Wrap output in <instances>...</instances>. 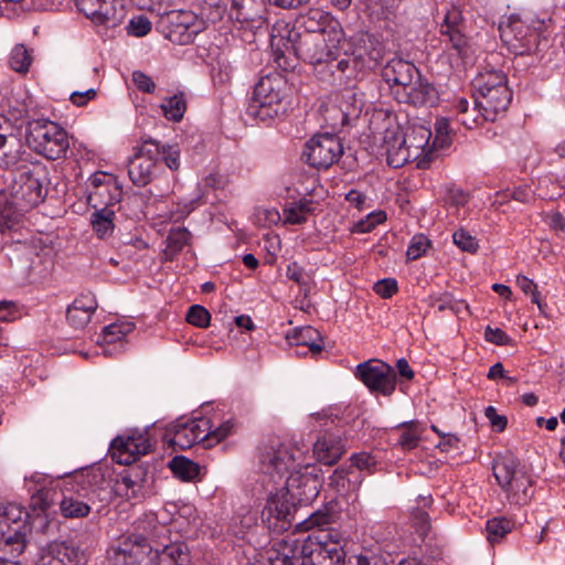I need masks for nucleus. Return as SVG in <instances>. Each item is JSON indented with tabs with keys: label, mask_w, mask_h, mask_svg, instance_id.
<instances>
[{
	"label": "nucleus",
	"mask_w": 565,
	"mask_h": 565,
	"mask_svg": "<svg viewBox=\"0 0 565 565\" xmlns=\"http://www.w3.org/2000/svg\"><path fill=\"white\" fill-rule=\"evenodd\" d=\"M158 526L153 521L140 520L137 532L124 535L109 556L111 565H186L188 554L178 544L164 545L160 551L154 542Z\"/></svg>",
	"instance_id": "nucleus-1"
},
{
	"label": "nucleus",
	"mask_w": 565,
	"mask_h": 565,
	"mask_svg": "<svg viewBox=\"0 0 565 565\" xmlns=\"http://www.w3.org/2000/svg\"><path fill=\"white\" fill-rule=\"evenodd\" d=\"M492 470L510 503L525 505L531 501L534 494L533 481L512 454L495 458Z\"/></svg>",
	"instance_id": "nucleus-2"
},
{
	"label": "nucleus",
	"mask_w": 565,
	"mask_h": 565,
	"mask_svg": "<svg viewBox=\"0 0 565 565\" xmlns=\"http://www.w3.org/2000/svg\"><path fill=\"white\" fill-rule=\"evenodd\" d=\"M431 137V131L425 127L412 129V135L405 134L398 126L386 128L383 137L386 162L392 168H401L415 159L417 150H423Z\"/></svg>",
	"instance_id": "nucleus-3"
},
{
	"label": "nucleus",
	"mask_w": 565,
	"mask_h": 565,
	"mask_svg": "<svg viewBox=\"0 0 565 565\" xmlns=\"http://www.w3.org/2000/svg\"><path fill=\"white\" fill-rule=\"evenodd\" d=\"M343 536L338 531L319 530L300 546V565H344Z\"/></svg>",
	"instance_id": "nucleus-4"
},
{
	"label": "nucleus",
	"mask_w": 565,
	"mask_h": 565,
	"mask_svg": "<svg viewBox=\"0 0 565 565\" xmlns=\"http://www.w3.org/2000/svg\"><path fill=\"white\" fill-rule=\"evenodd\" d=\"M28 518V512L15 503L0 505V546L12 557L20 556L28 545L32 531Z\"/></svg>",
	"instance_id": "nucleus-5"
},
{
	"label": "nucleus",
	"mask_w": 565,
	"mask_h": 565,
	"mask_svg": "<svg viewBox=\"0 0 565 565\" xmlns=\"http://www.w3.org/2000/svg\"><path fill=\"white\" fill-rule=\"evenodd\" d=\"M26 140L29 146L49 160L64 158L70 148L65 129L51 120H35L29 124Z\"/></svg>",
	"instance_id": "nucleus-6"
},
{
	"label": "nucleus",
	"mask_w": 565,
	"mask_h": 565,
	"mask_svg": "<svg viewBox=\"0 0 565 565\" xmlns=\"http://www.w3.org/2000/svg\"><path fill=\"white\" fill-rule=\"evenodd\" d=\"M296 38L291 42L295 55L311 64L315 72L316 66L329 61L337 53L343 32L341 29H331L327 33H297Z\"/></svg>",
	"instance_id": "nucleus-7"
},
{
	"label": "nucleus",
	"mask_w": 565,
	"mask_h": 565,
	"mask_svg": "<svg viewBox=\"0 0 565 565\" xmlns=\"http://www.w3.org/2000/svg\"><path fill=\"white\" fill-rule=\"evenodd\" d=\"M45 169L40 166H21L12 171L9 184L10 196L22 205L31 209L44 201L47 190L43 181Z\"/></svg>",
	"instance_id": "nucleus-8"
},
{
	"label": "nucleus",
	"mask_w": 565,
	"mask_h": 565,
	"mask_svg": "<svg viewBox=\"0 0 565 565\" xmlns=\"http://www.w3.org/2000/svg\"><path fill=\"white\" fill-rule=\"evenodd\" d=\"M286 79L279 73L260 77L254 87L248 105V114L260 119L278 116L286 92Z\"/></svg>",
	"instance_id": "nucleus-9"
},
{
	"label": "nucleus",
	"mask_w": 565,
	"mask_h": 565,
	"mask_svg": "<svg viewBox=\"0 0 565 565\" xmlns=\"http://www.w3.org/2000/svg\"><path fill=\"white\" fill-rule=\"evenodd\" d=\"M160 159L159 142L143 139L134 147V156L128 162V174L136 186H146L156 175Z\"/></svg>",
	"instance_id": "nucleus-10"
},
{
	"label": "nucleus",
	"mask_w": 565,
	"mask_h": 565,
	"mask_svg": "<svg viewBox=\"0 0 565 565\" xmlns=\"http://www.w3.org/2000/svg\"><path fill=\"white\" fill-rule=\"evenodd\" d=\"M499 31L501 40L514 54L526 55L536 52L540 35L519 17L511 15L507 22H501Z\"/></svg>",
	"instance_id": "nucleus-11"
},
{
	"label": "nucleus",
	"mask_w": 565,
	"mask_h": 565,
	"mask_svg": "<svg viewBox=\"0 0 565 565\" xmlns=\"http://www.w3.org/2000/svg\"><path fill=\"white\" fill-rule=\"evenodd\" d=\"M361 72V64L352 61L348 52L342 55L340 50L331 55L329 61H324L316 66L315 76L322 83L331 86L348 85L352 79L356 78Z\"/></svg>",
	"instance_id": "nucleus-12"
},
{
	"label": "nucleus",
	"mask_w": 565,
	"mask_h": 565,
	"mask_svg": "<svg viewBox=\"0 0 565 565\" xmlns=\"http://www.w3.org/2000/svg\"><path fill=\"white\" fill-rule=\"evenodd\" d=\"M298 505L297 499H291L289 491L284 487L269 497L262 512V519L267 522L268 529L274 532L287 531L292 524Z\"/></svg>",
	"instance_id": "nucleus-13"
},
{
	"label": "nucleus",
	"mask_w": 565,
	"mask_h": 565,
	"mask_svg": "<svg viewBox=\"0 0 565 565\" xmlns=\"http://www.w3.org/2000/svg\"><path fill=\"white\" fill-rule=\"evenodd\" d=\"M354 375L371 392L390 396L395 391L396 372L391 365L380 360H369L360 363L355 369Z\"/></svg>",
	"instance_id": "nucleus-14"
},
{
	"label": "nucleus",
	"mask_w": 565,
	"mask_h": 565,
	"mask_svg": "<svg viewBox=\"0 0 565 565\" xmlns=\"http://www.w3.org/2000/svg\"><path fill=\"white\" fill-rule=\"evenodd\" d=\"M86 483H89L88 475L83 471L65 481L63 498L60 501V510L64 518L76 519L89 514L90 505L87 500Z\"/></svg>",
	"instance_id": "nucleus-15"
},
{
	"label": "nucleus",
	"mask_w": 565,
	"mask_h": 565,
	"mask_svg": "<svg viewBox=\"0 0 565 565\" xmlns=\"http://www.w3.org/2000/svg\"><path fill=\"white\" fill-rule=\"evenodd\" d=\"M343 153L340 139L332 134L316 135L307 143L302 152L306 162L317 169H327Z\"/></svg>",
	"instance_id": "nucleus-16"
},
{
	"label": "nucleus",
	"mask_w": 565,
	"mask_h": 565,
	"mask_svg": "<svg viewBox=\"0 0 565 565\" xmlns=\"http://www.w3.org/2000/svg\"><path fill=\"white\" fill-rule=\"evenodd\" d=\"M148 431L132 430L128 435L117 436L111 441L113 457L120 465L129 466L153 450Z\"/></svg>",
	"instance_id": "nucleus-17"
},
{
	"label": "nucleus",
	"mask_w": 565,
	"mask_h": 565,
	"mask_svg": "<svg viewBox=\"0 0 565 565\" xmlns=\"http://www.w3.org/2000/svg\"><path fill=\"white\" fill-rule=\"evenodd\" d=\"M285 487L291 499H297L299 505H307L318 497L322 480L318 475V469L307 465L303 470L292 471L287 478Z\"/></svg>",
	"instance_id": "nucleus-18"
},
{
	"label": "nucleus",
	"mask_w": 565,
	"mask_h": 565,
	"mask_svg": "<svg viewBox=\"0 0 565 565\" xmlns=\"http://www.w3.org/2000/svg\"><path fill=\"white\" fill-rule=\"evenodd\" d=\"M295 449L279 439H270L259 447V463L265 473L279 476L289 471L296 461Z\"/></svg>",
	"instance_id": "nucleus-19"
},
{
	"label": "nucleus",
	"mask_w": 565,
	"mask_h": 565,
	"mask_svg": "<svg viewBox=\"0 0 565 565\" xmlns=\"http://www.w3.org/2000/svg\"><path fill=\"white\" fill-rule=\"evenodd\" d=\"M439 33L443 41L452 49L457 56L465 57L469 50V40L466 35V22L461 11L452 7L440 23Z\"/></svg>",
	"instance_id": "nucleus-20"
},
{
	"label": "nucleus",
	"mask_w": 565,
	"mask_h": 565,
	"mask_svg": "<svg viewBox=\"0 0 565 565\" xmlns=\"http://www.w3.org/2000/svg\"><path fill=\"white\" fill-rule=\"evenodd\" d=\"M211 422L206 418H196L185 422H178L173 428V436L167 443L181 450L191 448L194 444L204 441L209 445L207 430Z\"/></svg>",
	"instance_id": "nucleus-21"
},
{
	"label": "nucleus",
	"mask_w": 565,
	"mask_h": 565,
	"mask_svg": "<svg viewBox=\"0 0 565 565\" xmlns=\"http://www.w3.org/2000/svg\"><path fill=\"white\" fill-rule=\"evenodd\" d=\"M85 553L74 542H52L41 550L35 565H84Z\"/></svg>",
	"instance_id": "nucleus-22"
},
{
	"label": "nucleus",
	"mask_w": 565,
	"mask_h": 565,
	"mask_svg": "<svg viewBox=\"0 0 565 565\" xmlns=\"http://www.w3.org/2000/svg\"><path fill=\"white\" fill-rule=\"evenodd\" d=\"M512 99V92L508 85H499L497 88H487L478 93L475 98V107L479 109L483 118L488 121H494L497 117L504 113Z\"/></svg>",
	"instance_id": "nucleus-23"
},
{
	"label": "nucleus",
	"mask_w": 565,
	"mask_h": 565,
	"mask_svg": "<svg viewBox=\"0 0 565 565\" xmlns=\"http://www.w3.org/2000/svg\"><path fill=\"white\" fill-rule=\"evenodd\" d=\"M363 96V93L356 92L354 88L342 90L338 106L329 110L333 120L332 126H351L359 119L364 106Z\"/></svg>",
	"instance_id": "nucleus-24"
},
{
	"label": "nucleus",
	"mask_w": 565,
	"mask_h": 565,
	"mask_svg": "<svg viewBox=\"0 0 565 565\" xmlns=\"http://www.w3.org/2000/svg\"><path fill=\"white\" fill-rule=\"evenodd\" d=\"M418 74V68L403 58L391 60L382 70L383 79L391 86L402 87L403 93L415 83Z\"/></svg>",
	"instance_id": "nucleus-25"
},
{
	"label": "nucleus",
	"mask_w": 565,
	"mask_h": 565,
	"mask_svg": "<svg viewBox=\"0 0 565 565\" xmlns=\"http://www.w3.org/2000/svg\"><path fill=\"white\" fill-rule=\"evenodd\" d=\"M345 440L338 434L326 431L313 445V454L318 461L332 466L345 452Z\"/></svg>",
	"instance_id": "nucleus-26"
},
{
	"label": "nucleus",
	"mask_w": 565,
	"mask_h": 565,
	"mask_svg": "<svg viewBox=\"0 0 565 565\" xmlns=\"http://www.w3.org/2000/svg\"><path fill=\"white\" fill-rule=\"evenodd\" d=\"M351 43L353 51L349 56L361 64V72L381 57L380 50L376 49L377 40L369 32H358L351 38Z\"/></svg>",
	"instance_id": "nucleus-27"
},
{
	"label": "nucleus",
	"mask_w": 565,
	"mask_h": 565,
	"mask_svg": "<svg viewBox=\"0 0 565 565\" xmlns=\"http://www.w3.org/2000/svg\"><path fill=\"white\" fill-rule=\"evenodd\" d=\"M97 307L98 303L95 297L92 295H81L68 306L66 319L74 329L82 330L90 322Z\"/></svg>",
	"instance_id": "nucleus-28"
},
{
	"label": "nucleus",
	"mask_w": 565,
	"mask_h": 565,
	"mask_svg": "<svg viewBox=\"0 0 565 565\" xmlns=\"http://www.w3.org/2000/svg\"><path fill=\"white\" fill-rule=\"evenodd\" d=\"M402 100L414 106H433L438 100V92L435 86L423 78L419 73L415 78V83L409 85L403 93Z\"/></svg>",
	"instance_id": "nucleus-29"
},
{
	"label": "nucleus",
	"mask_w": 565,
	"mask_h": 565,
	"mask_svg": "<svg viewBox=\"0 0 565 565\" xmlns=\"http://www.w3.org/2000/svg\"><path fill=\"white\" fill-rule=\"evenodd\" d=\"M23 145L14 134L0 132V168L13 169L21 161Z\"/></svg>",
	"instance_id": "nucleus-30"
},
{
	"label": "nucleus",
	"mask_w": 565,
	"mask_h": 565,
	"mask_svg": "<svg viewBox=\"0 0 565 565\" xmlns=\"http://www.w3.org/2000/svg\"><path fill=\"white\" fill-rule=\"evenodd\" d=\"M362 483V476L352 467L337 468L329 477V487L335 490L340 495H347L354 492Z\"/></svg>",
	"instance_id": "nucleus-31"
},
{
	"label": "nucleus",
	"mask_w": 565,
	"mask_h": 565,
	"mask_svg": "<svg viewBox=\"0 0 565 565\" xmlns=\"http://www.w3.org/2000/svg\"><path fill=\"white\" fill-rule=\"evenodd\" d=\"M96 24H103L106 28L118 26L126 17V10L122 0H100Z\"/></svg>",
	"instance_id": "nucleus-32"
},
{
	"label": "nucleus",
	"mask_w": 565,
	"mask_h": 565,
	"mask_svg": "<svg viewBox=\"0 0 565 565\" xmlns=\"http://www.w3.org/2000/svg\"><path fill=\"white\" fill-rule=\"evenodd\" d=\"M28 209H22L17 200L12 199L6 192H0V230H11L19 223L21 214Z\"/></svg>",
	"instance_id": "nucleus-33"
},
{
	"label": "nucleus",
	"mask_w": 565,
	"mask_h": 565,
	"mask_svg": "<svg viewBox=\"0 0 565 565\" xmlns=\"http://www.w3.org/2000/svg\"><path fill=\"white\" fill-rule=\"evenodd\" d=\"M300 23L305 33H327L328 30L340 29L332 22L330 14L320 9H310L301 17Z\"/></svg>",
	"instance_id": "nucleus-34"
},
{
	"label": "nucleus",
	"mask_w": 565,
	"mask_h": 565,
	"mask_svg": "<svg viewBox=\"0 0 565 565\" xmlns=\"http://www.w3.org/2000/svg\"><path fill=\"white\" fill-rule=\"evenodd\" d=\"M115 211L109 206H105L92 213L90 224L98 238L105 239L113 234L115 230Z\"/></svg>",
	"instance_id": "nucleus-35"
},
{
	"label": "nucleus",
	"mask_w": 565,
	"mask_h": 565,
	"mask_svg": "<svg viewBox=\"0 0 565 565\" xmlns=\"http://www.w3.org/2000/svg\"><path fill=\"white\" fill-rule=\"evenodd\" d=\"M339 504L337 501L331 500L326 503L321 509L315 511L306 519L302 524L306 530H310L315 526L322 527L324 525L335 522L339 516Z\"/></svg>",
	"instance_id": "nucleus-36"
},
{
	"label": "nucleus",
	"mask_w": 565,
	"mask_h": 565,
	"mask_svg": "<svg viewBox=\"0 0 565 565\" xmlns=\"http://www.w3.org/2000/svg\"><path fill=\"white\" fill-rule=\"evenodd\" d=\"M190 237L191 234L185 227L171 228L163 249L164 259L172 260L189 244Z\"/></svg>",
	"instance_id": "nucleus-37"
},
{
	"label": "nucleus",
	"mask_w": 565,
	"mask_h": 565,
	"mask_svg": "<svg viewBox=\"0 0 565 565\" xmlns=\"http://www.w3.org/2000/svg\"><path fill=\"white\" fill-rule=\"evenodd\" d=\"M175 477L183 481H194L200 473V466L184 456H175L169 462Z\"/></svg>",
	"instance_id": "nucleus-38"
},
{
	"label": "nucleus",
	"mask_w": 565,
	"mask_h": 565,
	"mask_svg": "<svg viewBox=\"0 0 565 565\" xmlns=\"http://www.w3.org/2000/svg\"><path fill=\"white\" fill-rule=\"evenodd\" d=\"M513 529V522L504 516H495L487 521L486 533L490 544L500 543Z\"/></svg>",
	"instance_id": "nucleus-39"
},
{
	"label": "nucleus",
	"mask_w": 565,
	"mask_h": 565,
	"mask_svg": "<svg viewBox=\"0 0 565 565\" xmlns=\"http://www.w3.org/2000/svg\"><path fill=\"white\" fill-rule=\"evenodd\" d=\"M135 329V323L124 321L120 323H111L103 330V341L108 345H119L124 348L122 339Z\"/></svg>",
	"instance_id": "nucleus-40"
},
{
	"label": "nucleus",
	"mask_w": 565,
	"mask_h": 565,
	"mask_svg": "<svg viewBox=\"0 0 565 565\" xmlns=\"http://www.w3.org/2000/svg\"><path fill=\"white\" fill-rule=\"evenodd\" d=\"M161 109L168 120L179 122L183 118L186 110V102L183 93L175 94L167 98L161 104Z\"/></svg>",
	"instance_id": "nucleus-41"
},
{
	"label": "nucleus",
	"mask_w": 565,
	"mask_h": 565,
	"mask_svg": "<svg viewBox=\"0 0 565 565\" xmlns=\"http://www.w3.org/2000/svg\"><path fill=\"white\" fill-rule=\"evenodd\" d=\"M507 84V76L501 71H487L480 73L472 82L475 90L478 93L487 90V88H497L499 85Z\"/></svg>",
	"instance_id": "nucleus-42"
},
{
	"label": "nucleus",
	"mask_w": 565,
	"mask_h": 565,
	"mask_svg": "<svg viewBox=\"0 0 565 565\" xmlns=\"http://www.w3.org/2000/svg\"><path fill=\"white\" fill-rule=\"evenodd\" d=\"M515 200L521 203H530L534 200V193L527 185L518 186L514 189H507L502 192L497 193L495 202L503 204L508 200Z\"/></svg>",
	"instance_id": "nucleus-43"
},
{
	"label": "nucleus",
	"mask_w": 565,
	"mask_h": 565,
	"mask_svg": "<svg viewBox=\"0 0 565 565\" xmlns=\"http://www.w3.org/2000/svg\"><path fill=\"white\" fill-rule=\"evenodd\" d=\"M32 58L24 45H15L10 54V67L21 74L29 71Z\"/></svg>",
	"instance_id": "nucleus-44"
},
{
	"label": "nucleus",
	"mask_w": 565,
	"mask_h": 565,
	"mask_svg": "<svg viewBox=\"0 0 565 565\" xmlns=\"http://www.w3.org/2000/svg\"><path fill=\"white\" fill-rule=\"evenodd\" d=\"M401 427L403 430L398 438V445L406 450H411L417 447L420 438L419 433L417 431V423L405 422L401 425Z\"/></svg>",
	"instance_id": "nucleus-45"
},
{
	"label": "nucleus",
	"mask_w": 565,
	"mask_h": 565,
	"mask_svg": "<svg viewBox=\"0 0 565 565\" xmlns=\"http://www.w3.org/2000/svg\"><path fill=\"white\" fill-rule=\"evenodd\" d=\"M286 338L289 340L290 345L308 347L313 340H320V334L315 328L308 326L295 329L291 337L287 335Z\"/></svg>",
	"instance_id": "nucleus-46"
},
{
	"label": "nucleus",
	"mask_w": 565,
	"mask_h": 565,
	"mask_svg": "<svg viewBox=\"0 0 565 565\" xmlns=\"http://www.w3.org/2000/svg\"><path fill=\"white\" fill-rule=\"evenodd\" d=\"M185 320L198 328H206L210 324L211 315L201 305H193L189 308Z\"/></svg>",
	"instance_id": "nucleus-47"
},
{
	"label": "nucleus",
	"mask_w": 565,
	"mask_h": 565,
	"mask_svg": "<svg viewBox=\"0 0 565 565\" xmlns=\"http://www.w3.org/2000/svg\"><path fill=\"white\" fill-rule=\"evenodd\" d=\"M454 244L461 250L476 253L479 248L478 241L468 231L459 228L452 234Z\"/></svg>",
	"instance_id": "nucleus-48"
},
{
	"label": "nucleus",
	"mask_w": 565,
	"mask_h": 565,
	"mask_svg": "<svg viewBox=\"0 0 565 565\" xmlns=\"http://www.w3.org/2000/svg\"><path fill=\"white\" fill-rule=\"evenodd\" d=\"M430 246V241L424 234L413 236L407 248V259L416 260L420 258Z\"/></svg>",
	"instance_id": "nucleus-49"
},
{
	"label": "nucleus",
	"mask_w": 565,
	"mask_h": 565,
	"mask_svg": "<svg viewBox=\"0 0 565 565\" xmlns=\"http://www.w3.org/2000/svg\"><path fill=\"white\" fill-rule=\"evenodd\" d=\"M160 159L163 160L166 166L172 170L177 171L180 168V149L177 145H160Z\"/></svg>",
	"instance_id": "nucleus-50"
},
{
	"label": "nucleus",
	"mask_w": 565,
	"mask_h": 565,
	"mask_svg": "<svg viewBox=\"0 0 565 565\" xmlns=\"http://www.w3.org/2000/svg\"><path fill=\"white\" fill-rule=\"evenodd\" d=\"M516 284L524 294H531L532 302L536 303L540 311L544 313V308L546 307V305H543L540 300V292L537 291L536 284L532 279L523 275L516 277Z\"/></svg>",
	"instance_id": "nucleus-51"
},
{
	"label": "nucleus",
	"mask_w": 565,
	"mask_h": 565,
	"mask_svg": "<svg viewBox=\"0 0 565 565\" xmlns=\"http://www.w3.org/2000/svg\"><path fill=\"white\" fill-rule=\"evenodd\" d=\"M412 522L418 535L425 539L430 531L428 513L422 509H414L412 512Z\"/></svg>",
	"instance_id": "nucleus-52"
},
{
	"label": "nucleus",
	"mask_w": 565,
	"mask_h": 565,
	"mask_svg": "<svg viewBox=\"0 0 565 565\" xmlns=\"http://www.w3.org/2000/svg\"><path fill=\"white\" fill-rule=\"evenodd\" d=\"M373 290L383 299H390L398 291V285L394 278H384L374 284Z\"/></svg>",
	"instance_id": "nucleus-53"
},
{
	"label": "nucleus",
	"mask_w": 565,
	"mask_h": 565,
	"mask_svg": "<svg viewBox=\"0 0 565 565\" xmlns=\"http://www.w3.org/2000/svg\"><path fill=\"white\" fill-rule=\"evenodd\" d=\"M151 31V22L145 15H138L130 20L128 32L135 36H145Z\"/></svg>",
	"instance_id": "nucleus-54"
},
{
	"label": "nucleus",
	"mask_w": 565,
	"mask_h": 565,
	"mask_svg": "<svg viewBox=\"0 0 565 565\" xmlns=\"http://www.w3.org/2000/svg\"><path fill=\"white\" fill-rule=\"evenodd\" d=\"M233 424L231 420H226L222 424H220L217 427L213 428L211 425V428L207 430L209 435V447L212 445V443H220L224 440L227 436L232 434Z\"/></svg>",
	"instance_id": "nucleus-55"
},
{
	"label": "nucleus",
	"mask_w": 565,
	"mask_h": 565,
	"mask_svg": "<svg viewBox=\"0 0 565 565\" xmlns=\"http://www.w3.org/2000/svg\"><path fill=\"white\" fill-rule=\"evenodd\" d=\"M351 467L361 473L362 470L372 471L376 466V460L370 454H355L351 457Z\"/></svg>",
	"instance_id": "nucleus-56"
},
{
	"label": "nucleus",
	"mask_w": 565,
	"mask_h": 565,
	"mask_svg": "<svg viewBox=\"0 0 565 565\" xmlns=\"http://www.w3.org/2000/svg\"><path fill=\"white\" fill-rule=\"evenodd\" d=\"M484 339L497 345H510L512 339L500 328L487 327L484 330Z\"/></svg>",
	"instance_id": "nucleus-57"
},
{
	"label": "nucleus",
	"mask_w": 565,
	"mask_h": 565,
	"mask_svg": "<svg viewBox=\"0 0 565 565\" xmlns=\"http://www.w3.org/2000/svg\"><path fill=\"white\" fill-rule=\"evenodd\" d=\"M96 97L97 89L86 88L84 90L72 92L70 95V102L77 107H84L88 102L94 100Z\"/></svg>",
	"instance_id": "nucleus-58"
},
{
	"label": "nucleus",
	"mask_w": 565,
	"mask_h": 565,
	"mask_svg": "<svg viewBox=\"0 0 565 565\" xmlns=\"http://www.w3.org/2000/svg\"><path fill=\"white\" fill-rule=\"evenodd\" d=\"M76 6L82 13L96 23L100 0H76Z\"/></svg>",
	"instance_id": "nucleus-59"
},
{
	"label": "nucleus",
	"mask_w": 565,
	"mask_h": 565,
	"mask_svg": "<svg viewBox=\"0 0 565 565\" xmlns=\"http://www.w3.org/2000/svg\"><path fill=\"white\" fill-rule=\"evenodd\" d=\"M132 82L137 88L143 93L151 94L156 89V83L152 81V78L141 71H136L132 73Z\"/></svg>",
	"instance_id": "nucleus-60"
},
{
	"label": "nucleus",
	"mask_w": 565,
	"mask_h": 565,
	"mask_svg": "<svg viewBox=\"0 0 565 565\" xmlns=\"http://www.w3.org/2000/svg\"><path fill=\"white\" fill-rule=\"evenodd\" d=\"M486 417L489 419L491 427L497 431H503L507 428L508 419L503 415L497 414L493 406H488L484 411Z\"/></svg>",
	"instance_id": "nucleus-61"
},
{
	"label": "nucleus",
	"mask_w": 565,
	"mask_h": 565,
	"mask_svg": "<svg viewBox=\"0 0 565 565\" xmlns=\"http://www.w3.org/2000/svg\"><path fill=\"white\" fill-rule=\"evenodd\" d=\"M450 143L448 138V122L445 119L437 120L436 122V137L434 147L445 148Z\"/></svg>",
	"instance_id": "nucleus-62"
},
{
	"label": "nucleus",
	"mask_w": 565,
	"mask_h": 565,
	"mask_svg": "<svg viewBox=\"0 0 565 565\" xmlns=\"http://www.w3.org/2000/svg\"><path fill=\"white\" fill-rule=\"evenodd\" d=\"M317 420H330L331 424L341 425V423L348 424L349 419L343 418L340 415L339 409L330 408L329 411H322L313 415Z\"/></svg>",
	"instance_id": "nucleus-63"
},
{
	"label": "nucleus",
	"mask_w": 565,
	"mask_h": 565,
	"mask_svg": "<svg viewBox=\"0 0 565 565\" xmlns=\"http://www.w3.org/2000/svg\"><path fill=\"white\" fill-rule=\"evenodd\" d=\"M287 277L300 286L308 284L305 270L297 263H291L288 265Z\"/></svg>",
	"instance_id": "nucleus-64"
}]
</instances>
